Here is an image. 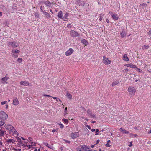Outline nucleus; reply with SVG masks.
Wrapping results in <instances>:
<instances>
[{"mask_svg":"<svg viewBox=\"0 0 151 151\" xmlns=\"http://www.w3.org/2000/svg\"><path fill=\"white\" fill-rule=\"evenodd\" d=\"M8 115L5 112L3 111L0 112V127L3 126L5 123V120L6 119Z\"/></svg>","mask_w":151,"mask_h":151,"instance_id":"nucleus-1","label":"nucleus"},{"mask_svg":"<svg viewBox=\"0 0 151 151\" xmlns=\"http://www.w3.org/2000/svg\"><path fill=\"white\" fill-rule=\"evenodd\" d=\"M90 147L87 145H82L81 148L77 147L76 148L77 151H89Z\"/></svg>","mask_w":151,"mask_h":151,"instance_id":"nucleus-2","label":"nucleus"},{"mask_svg":"<svg viewBox=\"0 0 151 151\" xmlns=\"http://www.w3.org/2000/svg\"><path fill=\"white\" fill-rule=\"evenodd\" d=\"M7 44L9 46H12L13 48H15L19 46V45L15 41L8 42Z\"/></svg>","mask_w":151,"mask_h":151,"instance_id":"nucleus-3","label":"nucleus"},{"mask_svg":"<svg viewBox=\"0 0 151 151\" xmlns=\"http://www.w3.org/2000/svg\"><path fill=\"white\" fill-rule=\"evenodd\" d=\"M128 91L129 94L134 96L135 94L136 89L134 87H129L128 88Z\"/></svg>","mask_w":151,"mask_h":151,"instance_id":"nucleus-4","label":"nucleus"},{"mask_svg":"<svg viewBox=\"0 0 151 151\" xmlns=\"http://www.w3.org/2000/svg\"><path fill=\"white\" fill-rule=\"evenodd\" d=\"M19 52L20 51L19 50H12L11 53L12 56L14 58H17L18 56V54Z\"/></svg>","mask_w":151,"mask_h":151,"instance_id":"nucleus-5","label":"nucleus"},{"mask_svg":"<svg viewBox=\"0 0 151 151\" xmlns=\"http://www.w3.org/2000/svg\"><path fill=\"white\" fill-rule=\"evenodd\" d=\"M70 36L73 37H75L80 36L79 34L73 30L70 31Z\"/></svg>","mask_w":151,"mask_h":151,"instance_id":"nucleus-6","label":"nucleus"},{"mask_svg":"<svg viewBox=\"0 0 151 151\" xmlns=\"http://www.w3.org/2000/svg\"><path fill=\"white\" fill-rule=\"evenodd\" d=\"M7 74H6L5 76V77H3L2 78L1 80V83L3 84H7V80L9 79V77H7Z\"/></svg>","mask_w":151,"mask_h":151,"instance_id":"nucleus-7","label":"nucleus"},{"mask_svg":"<svg viewBox=\"0 0 151 151\" xmlns=\"http://www.w3.org/2000/svg\"><path fill=\"white\" fill-rule=\"evenodd\" d=\"M110 60H109L108 58H106L105 56L103 57V63L106 65L109 64L111 63Z\"/></svg>","mask_w":151,"mask_h":151,"instance_id":"nucleus-8","label":"nucleus"},{"mask_svg":"<svg viewBox=\"0 0 151 151\" xmlns=\"http://www.w3.org/2000/svg\"><path fill=\"white\" fill-rule=\"evenodd\" d=\"M4 127L6 129L8 130L10 132L12 130V129L13 127L12 125L8 124H6Z\"/></svg>","mask_w":151,"mask_h":151,"instance_id":"nucleus-9","label":"nucleus"},{"mask_svg":"<svg viewBox=\"0 0 151 151\" xmlns=\"http://www.w3.org/2000/svg\"><path fill=\"white\" fill-rule=\"evenodd\" d=\"M79 136V134L78 132H72L71 134V137L72 139H74Z\"/></svg>","mask_w":151,"mask_h":151,"instance_id":"nucleus-10","label":"nucleus"},{"mask_svg":"<svg viewBox=\"0 0 151 151\" xmlns=\"http://www.w3.org/2000/svg\"><path fill=\"white\" fill-rule=\"evenodd\" d=\"M73 51L74 50L73 49L70 48L66 52L65 55L67 56H69L73 52Z\"/></svg>","mask_w":151,"mask_h":151,"instance_id":"nucleus-11","label":"nucleus"},{"mask_svg":"<svg viewBox=\"0 0 151 151\" xmlns=\"http://www.w3.org/2000/svg\"><path fill=\"white\" fill-rule=\"evenodd\" d=\"M42 3L45 4L48 7H50L51 5V3L48 1H42Z\"/></svg>","mask_w":151,"mask_h":151,"instance_id":"nucleus-12","label":"nucleus"},{"mask_svg":"<svg viewBox=\"0 0 151 151\" xmlns=\"http://www.w3.org/2000/svg\"><path fill=\"white\" fill-rule=\"evenodd\" d=\"M87 114H88L89 115L90 117L94 118H95L96 117L95 115L92 114V112L90 109H88L87 110Z\"/></svg>","mask_w":151,"mask_h":151,"instance_id":"nucleus-13","label":"nucleus"},{"mask_svg":"<svg viewBox=\"0 0 151 151\" xmlns=\"http://www.w3.org/2000/svg\"><path fill=\"white\" fill-rule=\"evenodd\" d=\"M112 17L113 19L114 20H117L119 19L118 15L116 13L112 14Z\"/></svg>","mask_w":151,"mask_h":151,"instance_id":"nucleus-14","label":"nucleus"},{"mask_svg":"<svg viewBox=\"0 0 151 151\" xmlns=\"http://www.w3.org/2000/svg\"><path fill=\"white\" fill-rule=\"evenodd\" d=\"M19 101L17 98L14 97L13 99V104L14 105H17L19 104Z\"/></svg>","mask_w":151,"mask_h":151,"instance_id":"nucleus-15","label":"nucleus"},{"mask_svg":"<svg viewBox=\"0 0 151 151\" xmlns=\"http://www.w3.org/2000/svg\"><path fill=\"white\" fill-rule=\"evenodd\" d=\"M20 84L22 85L27 86L29 85V83L28 81H22L20 82Z\"/></svg>","mask_w":151,"mask_h":151,"instance_id":"nucleus-16","label":"nucleus"},{"mask_svg":"<svg viewBox=\"0 0 151 151\" xmlns=\"http://www.w3.org/2000/svg\"><path fill=\"white\" fill-rule=\"evenodd\" d=\"M125 66H126L128 67H130L132 68H137V67L135 65H134L132 63L126 64Z\"/></svg>","mask_w":151,"mask_h":151,"instance_id":"nucleus-17","label":"nucleus"},{"mask_svg":"<svg viewBox=\"0 0 151 151\" xmlns=\"http://www.w3.org/2000/svg\"><path fill=\"white\" fill-rule=\"evenodd\" d=\"M120 35L121 38H124L126 35L125 31L124 30H122V32L120 33Z\"/></svg>","mask_w":151,"mask_h":151,"instance_id":"nucleus-18","label":"nucleus"},{"mask_svg":"<svg viewBox=\"0 0 151 151\" xmlns=\"http://www.w3.org/2000/svg\"><path fill=\"white\" fill-rule=\"evenodd\" d=\"M69 15V13H66L65 15H64L63 17L62 18V19H63L64 21H66L68 20V17Z\"/></svg>","mask_w":151,"mask_h":151,"instance_id":"nucleus-19","label":"nucleus"},{"mask_svg":"<svg viewBox=\"0 0 151 151\" xmlns=\"http://www.w3.org/2000/svg\"><path fill=\"white\" fill-rule=\"evenodd\" d=\"M15 142V140L14 139H9L6 140V142L8 144L13 143Z\"/></svg>","mask_w":151,"mask_h":151,"instance_id":"nucleus-20","label":"nucleus"},{"mask_svg":"<svg viewBox=\"0 0 151 151\" xmlns=\"http://www.w3.org/2000/svg\"><path fill=\"white\" fill-rule=\"evenodd\" d=\"M119 130L123 134H128L129 133V131H126L125 129H123L122 128H121Z\"/></svg>","mask_w":151,"mask_h":151,"instance_id":"nucleus-21","label":"nucleus"},{"mask_svg":"<svg viewBox=\"0 0 151 151\" xmlns=\"http://www.w3.org/2000/svg\"><path fill=\"white\" fill-rule=\"evenodd\" d=\"M58 18H60L62 19L63 12L62 11H60L58 12Z\"/></svg>","mask_w":151,"mask_h":151,"instance_id":"nucleus-22","label":"nucleus"},{"mask_svg":"<svg viewBox=\"0 0 151 151\" xmlns=\"http://www.w3.org/2000/svg\"><path fill=\"white\" fill-rule=\"evenodd\" d=\"M123 60L126 61H129V58L127 56V54H124V55L123 56Z\"/></svg>","mask_w":151,"mask_h":151,"instance_id":"nucleus-23","label":"nucleus"},{"mask_svg":"<svg viewBox=\"0 0 151 151\" xmlns=\"http://www.w3.org/2000/svg\"><path fill=\"white\" fill-rule=\"evenodd\" d=\"M10 132H12L13 134H17V135H19V134L16 131V129L14 128L12 129V130H11Z\"/></svg>","mask_w":151,"mask_h":151,"instance_id":"nucleus-24","label":"nucleus"},{"mask_svg":"<svg viewBox=\"0 0 151 151\" xmlns=\"http://www.w3.org/2000/svg\"><path fill=\"white\" fill-rule=\"evenodd\" d=\"M81 42L83 44L85 45H87L88 44V42H87V41L85 39H82L81 40Z\"/></svg>","mask_w":151,"mask_h":151,"instance_id":"nucleus-25","label":"nucleus"},{"mask_svg":"<svg viewBox=\"0 0 151 151\" xmlns=\"http://www.w3.org/2000/svg\"><path fill=\"white\" fill-rule=\"evenodd\" d=\"M6 131H4L3 130L0 132V136L1 137H4V134H6Z\"/></svg>","mask_w":151,"mask_h":151,"instance_id":"nucleus-26","label":"nucleus"},{"mask_svg":"<svg viewBox=\"0 0 151 151\" xmlns=\"http://www.w3.org/2000/svg\"><path fill=\"white\" fill-rule=\"evenodd\" d=\"M36 143H35L33 145H28L26 144V146L28 147L29 149H30L31 147L33 148L32 146H36Z\"/></svg>","mask_w":151,"mask_h":151,"instance_id":"nucleus-27","label":"nucleus"},{"mask_svg":"<svg viewBox=\"0 0 151 151\" xmlns=\"http://www.w3.org/2000/svg\"><path fill=\"white\" fill-rule=\"evenodd\" d=\"M66 96L67 97L70 99H72V95L71 94L69 93H66Z\"/></svg>","mask_w":151,"mask_h":151,"instance_id":"nucleus-28","label":"nucleus"},{"mask_svg":"<svg viewBox=\"0 0 151 151\" xmlns=\"http://www.w3.org/2000/svg\"><path fill=\"white\" fill-rule=\"evenodd\" d=\"M43 13L44 14L46 15V17L47 18H49L50 17V15L47 12H45L44 11H43Z\"/></svg>","mask_w":151,"mask_h":151,"instance_id":"nucleus-29","label":"nucleus"},{"mask_svg":"<svg viewBox=\"0 0 151 151\" xmlns=\"http://www.w3.org/2000/svg\"><path fill=\"white\" fill-rule=\"evenodd\" d=\"M44 144L47 147L50 148H51V146L49 145L48 143L46 142V143H44Z\"/></svg>","mask_w":151,"mask_h":151,"instance_id":"nucleus-30","label":"nucleus"},{"mask_svg":"<svg viewBox=\"0 0 151 151\" xmlns=\"http://www.w3.org/2000/svg\"><path fill=\"white\" fill-rule=\"evenodd\" d=\"M62 121L65 124H67L68 123V120L65 119H63L62 120Z\"/></svg>","mask_w":151,"mask_h":151,"instance_id":"nucleus-31","label":"nucleus"},{"mask_svg":"<svg viewBox=\"0 0 151 151\" xmlns=\"http://www.w3.org/2000/svg\"><path fill=\"white\" fill-rule=\"evenodd\" d=\"M119 83L118 81H116L114 82H113L112 84V86H114L116 85H117Z\"/></svg>","mask_w":151,"mask_h":151,"instance_id":"nucleus-32","label":"nucleus"},{"mask_svg":"<svg viewBox=\"0 0 151 151\" xmlns=\"http://www.w3.org/2000/svg\"><path fill=\"white\" fill-rule=\"evenodd\" d=\"M34 15L35 16V17L36 18H39L40 15L38 13L36 12L35 13Z\"/></svg>","mask_w":151,"mask_h":151,"instance_id":"nucleus-33","label":"nucleus"},{"mask_svg":"<svg viewBox=\"0 0 151 151\" xmlns=\"http://www.w3.org/2000/svg\"><path fill=\"white\" fill-rule=\"evenodd\" d=\"M140 5L142 6L143 8H145L147 6V4L145 3H143L142 4H141Z\"/></svg>","mask_w":151,"mask_h":151,"instance_id":"nucleus-34","label":"nucleus"},{"mask_svg":"<svg viewBox=\"0 0 151 151\" xmlns=\"http://www.w3.org/2000/svg\"><path fill=\"white\" fill-rule=\"evenodd\" d=\"M17 139L18 142H19L21 144L22 143V141H21L20 138L19 137H17Z\"/></svg>","mask_w":151,"mask_h":151,"instance_id":"nucleus-35","label":"nucleus"},{"mask_svg":"<svg viewBox=\"0 0 151 151\" xmlns=\"http://www.w3.org/2000/svg\"><path fill=\"white\" fill-rule=\"evenodd\" d=\"M63 140L65 141V143H66L70 144V143L71 142L70 141L67 140H66L65 139H63Z\"/></svg>","mask_w":151,"mask_h":151,"instance_id":"nucleus-36","label":"nucleus"},{"mask_svg":"<svg viewBox=\"0 0 151 151\" xmlns=\"http://www.w3.org/2000/svg\"><path fill=\"white\" fill-rule=\"evenodd\" d=\"M80 108L81 109V110L82 111H83L84 112H85L86 110L84 107H81Z\"/></svg>","mask_w":151,"mask_h":151,"instance_id":"nucleus-37","label":"nucleus"},{"mask_svg":"<svg viewBox=\"0 0 151 151\" xmlns=\"http://www.w3.org/2000/svg\"><path fill=\"white\" fill-rule=\"evenodd\" d=\"M17 61L19 63H21L22 61V58H19L17 59Z\"/></svg>","mask_w":151,"mask_h":151,"instance_id":"nucleus-38","label":"nucleus"},{"mask_svg":"<svg viewBox=\"0 0 151 151\" xmlns=\"http://www.w3.org/2000/svg\"><path fill=\"white\" fill-rule=\"evenodd\" d=\"M149 47L148 45H144L143 48L145 49H147L149 48Z\"/></svg>","mask_w":151,"mask_h":151,"instance_id":"nucleus-39","label":"nucleus"},{"mask_svg":"<svg viewBox=\"0 0 151 151\" xmlns=\"http://www.w3.org/2000/svg\"><path fill=\"white\" fill-rule=\"evenodd\" d=\"M136 68L137 69H136L137 71L140 72H142V70H141L139 68Z\"/></svg>","mask_w":151,"mask_h":151,"instance_id":"nucleus-40","label":"nucleus"},{"mask_svg":"<svg viewBox=\"0 0 151 151\" xmlns=\"http://www.w3.org/2000/svg\"><path fill=\"white\" fill-rule=\"evenodd\" d=\"M7 102V101H3V102H1V105H3L4 104L6 103Z\"/></svg>","mask_w":151,"mask_h":151,"instance_id":"nucleus-41","label":"nucleus"},{"mask_svg":"<svg viewBox=\"0 0 151 151\" xmlns=\"http://www.w3.org/2000/svg\"><path fill=\"white\" fill-rule=\"evenodd\" d=\"M28 141L30 142H32V141L33 140L32 138L31 137H29L28 138Z\"/></svg>","mask_w":151,"mask_h":151,"instance_id":"nucleus-42","label":"nucleus"},{"mask_svg":"<svg viewBox=\"0 0 151 151\" xmlns=\"http://www.w3.org/2000/svg\"><path fill=\"white\" fill-rule=\"evenodd\" d=\"M43 96H46L47 97H52V96H51L50 95H48L45 94H43Z\"/></svg>","mask_w":151,"mask_h":151,"instance_id":"nucleus-43","label":"nucleus"},{"mask_svg":"<svg viewBox=\"0 0 151 151\" xmlns=\"http://www.w3.org/2000/svg\"><path fill=\"white\" fill-rule=\"evenodd\" d=\"M13 150H14L15 151H21V149H15V148H14Z\"/></svg>","mask_w":151,"mask_h":151,"instance_id":"nucleus-44","label":"nucleus"},{"mask_svg":"<svg viewBox=\"0 0 151 151\" xmlns=\"http://www.w3.org/2000/svg\"><path fill=\"white\" fill-rule=\"evenodd\" d=\"M60 127L61 128H63L64 127V126L62 124L60 123V124H59Z\"/></svg>","mask_w":151,"mask_h":151,"instance_id":"nucleus-45","label":"nucleus"},{"mask_svg":"<svg viewBox=\"0 0 151 151\" xmlns=\"http://www.w3.org/2000/svg\"><path fill=\"white\" fill-rule=\"evenodd\" d=\"M71 27H72V25L70 24H67V27H68V28H71Z\"/></svg>","mask_w":151,"mask_h":151,"instance_id":"nucleus-46","label":"nucleus"},{"mask_svg":"<svg viewBox=\"0 0 151 151\" xmlns=\"http://www.w3.org/2000/svg\"><path fill=\"white\" fill-rule=\"evenodd\" d=\"M105 146L107 147H110L111 146V145L109 144L108 143H107L105 145Z\"/></svg>","mask_w":151,"mask_h":151,"instance_id":"nucleus-47","label":"nucleus"},{"mask_svg":"<svg viewBox=\"0 0 151 151\" xmlns=\"http://www.w3.org/2000/svg\"><path fill=\"white\" fill-rule=\"evenodd\" d=\"M86 127H87L89 129H91V128L90 127V126L88 125H87L86 126Z\"/></svg>","mask_w":151,"mask_h":151,"instance_id":"nucleus-48","label":"nucleus"},{"mask_svg":"<svg viewBox=\"0 0 151 151\" xmlns=\"http://www.w3.org/2000/svg\"><path fill=\"white\" fill-rule=\"evenodd\" d=\"M4 145H3V143L1 141H0V147L1 146H3Z\"/></svg>","mask_w":151,"mask_h":151,"instance_id":"nucleus-49","label":"nucleus"},{"mask_svg":"<svg viewBox=\"0 0 151 151\" xmlns=\"http://www.w3.org/2000/svg\"><path fill=\"white\" fill-rule=\"evenodd\" d=\"M58 129H53L52 130V132H57L58 131Z\"/></svg>","mask_w":151,"mask_h":151,"instance_id":"nucleus-50","label":"nucleus"},{"mask_svg":"<svg viewBox=\"0 0 151 151\" xmlns=\"http://www.w3.org/2000/svg\"><path fill=\"white\" fill-rule=\"evenodd\" d=\"M40 9L43 12V7L42 6H40Z\"/></svg>","mask_w":151,"mask_h":151,"instance_id":"nucleus-51","label":"nucleus"},{"mask_svg":"<svg viewBox=\"0 0 151 151\" xmlns=\"http://www.w3.org/2000/svg\"><path fill=\"white\" fill-rule=\"evenodd\" d=\"M124 71L125 72H127L128 71V70L127 68H126L124 70Z\"/></svg>","mask_w":151,"mask_h":151,"instance_id":"nucleus-52","label":"nucleus"},{"mask_svg":"<svg viewBox=\"0 0 151 151\" xmlns=\"http://www.w3.org/2000/svg\"><path fill=\"white\" fill-rule=\"evenodd\" d=\"M103 18V17L101 16H100L99 18L100 21H101Z\"/></svg>","mask_w":151,"mask_h":151,"instance_id":"nucleus-53","label":"nucleus"},{"mask_svg":"<svg viewBox=\"0 0 151 151\" xmlns=\"http://www.w3.org/2000/svg\"><path fill=\"white\" fill-rule=\"evenodd\" d=\"M148 35H151V29H150V31H149V32H148Z\"/></svg>","mask_w":151,"mask_h":151,"instance_id":"nucleus-54","label":"nucleus"},{"mask_svg":"<svg viewBox=\"0 0 151 151\" xmlns=\"http://www.w3.org/2000/svg\"><path fill=\"white\" fill-rule=\"evenodd\" d=\"M58 100L60 101V103H61L62 102V101H61V100L60 99H56V101L57 102H58Z\"/></svg>","mask_w":151,"mask_h":151,"instance_id":"nucleus-55","label":"nucleus"},{"mask_svg":"<svg viewBox=\"0 0 151 151\" xmlns=\"http://www.w3.org/2000/svg\"><path fill=\"white\" fill-rule=\"evenodd\" d=\"M91 131L92 132H94L95 130V129H91Z\"/></svg>","mask_w":151,"mask_h":151,"instance_id":"nucleus-56","label":"nucleus"},{"mask_svg":"<svg viewBox=\"0 0 151 151\" xmlns=\"http://www.w3.org/2000/svg\"><path fill=\"white\" fill-rule=\"evenodd\" d=\"M131 135H132V136H134V137H136L137 136V135L136 134H131Z\"/></svg>","mask_w":151,"mask_h":151,"instance_id":"nucleus-57","label":"nucleus"},{"mask_svg":"<svg viewBox=\"0 0 151 151\" xmlns=\"http://www.w3.org/2000/svg\"><path fill=\"white\" fill-rule=\"evenodd\" d=\"M99 140H97L96 141V144H98L99 143Z\"/></svg>","mask_w":151,"mask_h":151,"instance_id":"nucleus-58","label":"nucleus"},{"mask_svg":"<svg viewBox=\"0 0 151 151\" xmlns=\"http://www.w3.org/2000/svg\"><path fill=\"white\" fill-rule=\"evenodd\" d=\"M109 14H110L111 15H112V14H113V13L112 12H109Z\"/></svg>","mask_w":151,"mask_h":151,"instance_id":"nucleus-59","label":"nucleus"},{"mask_svg":"<svg viewBox=\"0 0 151 151\" xmlns=\"http://www.w3.org/2000/svg\"><path fill=\"white\" fill-rule=\"evenodd\" d=\"M2 15V12H0V16H1Z\"/></svg>","mask_w":151,"mask_h":151,"instance_id":"nucleus-60","label":"nucleus"},{"mask_svg":"<svg viewBox=\"0 0 151 151\" xmlns=\"http://www.w3.org/2000/svg\"><path fill=\"white\" fill-rule=\"evenodd\" d=\"M132 146V143H131L129 145V147H131Z\"/></svg>","mask_w":151,"mask_h":151,"instance_id":"nucleus-61","label":"nucleus"},{"mask_svg":"<svg viewBox=\"0 0 151 151\" xmlns=\"http://www.w3.org/2000/svg\"><path fill=\"white\" fill-rule=\"evenodd\" d=\"M99 132V129H96V132L97 133Z\"/></svg>","mask_w":151,"mask_h":151,"instance_id":"nucleus-62","label":"nucleus"},{"mask_svg":"<svg viewBox=\"0 0 151 151\" xmlns=\"http://www.w3.org/2000/svg\"><path fill=\"white\" fill-rule=\"evenodd\" d=\"M111 142L110 140H109L107 141V143H111Z\"/></svg>","mask_w":151,"mask_h":151,"instance_id":"nucleus-63","label":"nucleus"},{"mask_svg":"<svg viewBox=\"0 0 151 151\" xmlns=\"http://www.w3.org/2000/svg\"><path fill=\"white\" fill-rule=\"evenodd\" d=\"M106 22L107 23H109V20H108V19H106Z\"/></svg>","mask_w":151,"mask_h":151,"instance_id":"nucleus-64","label":"nucleus"}]
</instances>
